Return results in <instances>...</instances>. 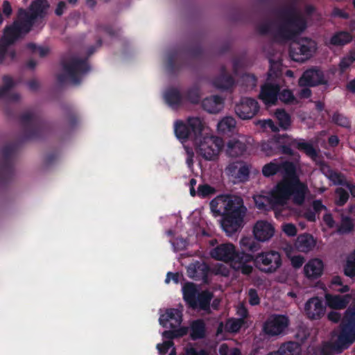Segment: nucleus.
Returning a JSON list of instances; mask_svg holds the SVG:
<instances>
[{
  "mask_svg": "<svg viewBox=\"0 0 355 355\" xmlns=\"http://www.w3.org/2000/svg\"><path fill=\"white\" fill-rule=\"evenodd\" d=\"M259 109L258 102L251 98H242L235 105V112L241 119L246 120L254 117Z\"/></svg>",
  "mask_w": 355,
  "mask_h": 355,
  "instance_id": "15",
  "label": "nucleus"
},
{
  "mask_svg": "<svg viewBox=\"0 0 355 355\" xmlns=\"http://www.w3.org/2000/svg\"><path fill=\"white\" fill-rule=\"evenodd\" d=\"M242 82L247 89H252L257 85V79L254 75L245 74L242 76Z\"/></svg>",
  "mask_w": 355,
  "mask_h": 355,
  "instance_id": "45",
  "label": "nucleus"
},
{
  "mask_svg": "<svg viewBox=\"0 0 355 355\" xmlns=\"http://www.w3.org/2000/svg\"><path fill=\"white\" fill-rule=\"evenodd\" d=\"M223 99L218 96H211L205 98L202 102V108L212 114L219 112L223 108Z\"/></svg>",
  "mask_w": 355,
  "mask_h": 355,
  "instance_id": "25",
  "label": "nucleus"
},
{
  "mask_svg": "<svg viewBox=\"0 0 355 355\" xmlns=\"http://www.w3.org/2000/svg\"><path fill=\"white\" fill-rule=\"evenodd\" d=\"M228 204L226 216L222 220L221 225L224 231L231 235L242 227L246 208L242 198L238 196H228Z\"/></svg>",
  "mask_w": 355,
  "mask_h": 355,
  "instance_id": "4",
  "label": "nucleus"
},
{
  "mask_svg": "<svg viewBox=\"0 0 355 355\" xmlns=\"http://www.w3.org/2000/svg\"><path fill=\"white\" fill-rule=\"evenodd\" d=\"M27 24L24 19L19 18L4 28L0 39V64L5 60L7 48L28 33L26 31Z\"/></svg>",
  "mask_w": 355,
  "mask_h": 355,
  "instance_id": "5",
  "label": "nucleus"
},
{
  "mask_svg": "<svg viewBox=\"0 0 355 355\" xmlns=\"http://www.w3.org/2000/svg\"><path fill=\"white\" fill-rule=\"evenodd\" d=\"M297 182L296 180L291 182L286 180H280L270 191L262 192L254 197L257 207L267 209L269 207L275 209L286 205L291 199L294 204L302 205L308 189L306 185Z\"/></svg>",
  "mask_w": 355,
  "mask_h": 355,
  "instance_id": "1",
  "label": "nucleus"
},
{
  "mask_svg": "<svg viewBox=\"0 0 355 355\" xmlns=\"http://www.w3.org/2000/svg\"><path fill=\"white\" fill-rule=\"evenodd\" d=\"M187 98L192 103H196L200 99V92L198 89H192L187 93Z\"/></svg>",
  "mask_w": 355,
  "mask_h": 355,
  "instance_id": "54",
  "label": "nucleus"
},
{
  "mask_svg": "<svg viewBox=\"0 0 355 355\" xmlns=\"http://www.w3.org/2000/svg\"><path fill=\"white\" fill-rule=\"evenodd\" d=\"M218 352L220 355H242L241 351L238 348H229L225 343L222 344L219 347Z\"/></svg>",
  "mask_w": 355,
  "mask_h": 355,
  "instance_id": "43",
  "label": "nucleus"
},
{
  "mask_svg": "<svg viewBox=\"0 0 355 355\" xmlns=\"http://www.w3.org/2000/svg\"><path fill=\"white\" fill-rule=\"evenodd\" d=\"M252 139L250 137L244 135L232 137L225 145V153L232 157L241 156L252 146Z\"/></svg>",
  "mask_w": 355,
  "mask_h": 355,
  "instance_id": "13",
  "label": "nucleus"
},
{
  "mask_svg": "<svg viewBox=\"0 0 355 355\" xmlns=\"http://www.w3.org/2000/svg\"><path fill=\"white\" fill-rule=\"evenodd\" d=\"M275 227L266 220H258L253 227V235L260 242L269 241L275 234Z\"/></svg>",
  "mask_w": 355,
  "mask_h": 355,
  "instance_id": "16",
  "label": "nucleus"
},
{
  "mask_svg": "<svg viewBox=\"0 0 355 355\" xmlns=\"http://www.w3.org/2000/svg\"><path fill=\"white\" fill-rule=\"evenodd\" d=\"M336 203L339 206H342L345 204L349 198L348 193L342 188H338L336 190Z\"/></svg>",
  "mask_w": 355,
  "mask_h": 355,
  "instance_id": "42",
  "label": "nucleus"
},
{
  "mask_svg": "<svg viewBox=\"0 0 355 355\" xmlns=\"http://www.w3.org/2000/svg\"><path fill=\"white\" fill-rule=\"evenodd\" d=\"M175 133L177 137L180 139L186 140L191 134L190 128L187 122L184 123L182 121H177L174 125Z\"/></svg>",
  "mask_w": 355,
  "mask_h": 355,
  "instance_id": "33",
  "label": "nucleus"
},
{
  "mask_svg": "<svg viewBox=\"0 0 355 355\" xmlns=\"http://www.w3.org/2000/svg\"><path fill=\"white\" fill-rule=\"evenodd\" d=\"M234 83L232 78L226 74L223 73L219 77L216 78L214 81V85L222 89L230 88Z\"/></svg>",
  "mask_w": 355,
  "mask_h": 355,
  "instance_id": "34",
  "label": "nucleus"
},
{
  "mask_svg": "<svg viewBox=\"0 0 355 355\" xmlns=\"http://www.w3.org/2000/svg\"><path fill=\"white\" fill-rule=\"evenodd\" d=\"M187 123L191 132L195 137H198L207 128V123L203 118L199 116H191L187 119Z\"/></svg>",
  "mask_w": 355,
  "mask_h": 355,
  "instance_id": "27",
  "label": "nucleus"
},
{
  "mask_svg": "<svg viewBox=\"0 0 355 355\" xmlns=\"http://www.w3.org/2000/svg\"><path fill=\"white\" fill-rule=\"evenodd\" d=\"M224 146L223 141L216 136H206L196 141V151L205 160L215 161Z\"/></svg>",
  "mask_w": 355,
  "mask_h": 355,
  "instance_id": "8",
  "label": "nucleus"
},
{
  "mask_svg": "<svg viewBox=\"0 0 355 355\" xmlns=\"http://www.w3.org/2000/svg\"><path fill=\"white\" fill-rule=\"evenodd\" d=\"M173 343L172 341L168 340L164 342L162 344L157 345V347L159 352V354L164 355L168 352L169 348L173 347Z\"/></svg>",
  "mask_w": 355,
  "mask_h": 355,
  "instance_id": "56",
  "label": "nucleus"
},
{
  "mask_svg": "<svg viewBox=\"0 0 355 355\" xmlns=\"http://www.w3.org/2000/svg\"><path fill=\"white\" fill-rule=\"evenodd\" d=\"M327 318L329 320H330L334 323H338V322L342 321L341 314L335 311H330L327 314Z\"/></svg>",
  "mask_w": 355,
  "mask_h": 355,
  "instance_id": "61",
  "label": "nucleus"
},
{
  "mask_svg": "<svg viewBox=\"0 0 355 355\" xmlns=\"http://www.w3.org/2000/svg\"><path fill=\"white\" fill-rule=\"evenodd\" d=\"M289 319L284 315H272L264 322L263 332L269 336H279L288 327Z\"/></svg>",
  "mask_w": 355,
  "mask_h": 355,
  "instance_id": "14",
  "label": "nucleus"
},
{
  "mask_svg": "<svg viewBox=\"0 0 355 355\" xmlns=\"http://www.w3.org/2000/svg\"><path fill=\"white\" fill-rule=\"evenodd\" d=\"M209 268L205 263L193 264L188 267V275L196 280H202L205 283H207V274Z\"/></svg>",
  "mask_w": 355,
  "mask_h": 355,
  "instance_id": "24",
  "label": "nucleus"
},
{
  "mask_svg": "<svg viewBox=\"0 0 355 355\" xmlns=\"http://www.w3.org/2000/svg\"><path fill=\"white\" fill-rule=\"evenodd\" d=\"M340 332L331 345V351L340 352L355 341V305L349 307L340 324Z\"/></svg>",
  "mask_w": 355,
  "mask_h": 355,
  "instance_id": "3",
  "label": "nucleus"
},
{
  "mask_svg": "<svg viewBox=\"0 0 355 355\" xmlns=\"http://www.w3.org/2000/svg\"><path fill=\"white\" fill-rule=\"evenodd\" d=\"M306 28V23L301 17L288 21L280 30V33L286 39L302 32Z\"/></svg>",
  "mask_w": 355,
  "mask_h": 355,
  "instance_id": "18",
  "label": "nucleus"
},
{
  "mask_svg": "<svg viewBox=\"0 0 355 355\" xmlns=\"http://www.w3.org/2000/svg\"><path fill=\"white\" fill-rule=\"evenodd\" d=\"M241 247L244 250L254 252L260 249L259 245L250 237H243L240 241Z\"/></svg>",
  "mask_w": 355,
  "mask_h": 355,
  "instance_id": "37",
  "label": "nucleus"
},
{
  "mask_svg": "<svg viewBox=\"0 0 355 355\" xmlns=\"http://www.w3.org/2000/svg\"><path fill=\"white\" fill-rule=\"evenodd\" d=\"M278 351L282 355H301L300 345L295 342H288L279 348Z\"/></svg>",
  "mask_w": 355,
  "mask_h": 355,
  "instance_id": "32",
  "label": "nucleus"
},
{
  "mask_svg": "<svg viewBox=\"0 0 355 355\" xmlns=\"http://www.w3.org/2000/svg\"><path fill=\"white\" fill-rule=\"evenodd\" d=\"M279 172H282L283 173V178L282 180H286L287 182H291L294 180H296L299 184L305 185L304 183L300 182L299 178L296 175V168L292 162H271L265 164L262 168V173L265 177L274 175Z\"/></svg>",
  "mask_w": 355,
  "mask_h": 355,
  "instance_id": "10",
  "label": "nucleus"
},
{
  "mask_svg": "<svg viewBox=\"0 0 355 355\" xmlns=\"http://www.w3.org/2000/svg\"><path fill=\"white\" fill-rule=\"evenodd\" d=\"M215 191L214 189L207 184L200 185L198 187V194L202 196H206L209 194L214 193Z\"/></svg>",
  "mask_w": 355,
  "mask_h": 355,
  "instance_id": "55",
  "label": "nucleus"
},
{
  "mask_svg": "<svg viewBox=\"0 0 355 355\" xmlns=\"http://www.w3.org/2000/svg\"><path fill=\"white\" fill-rule=\"evenodd\" d=\"M244 322L243 319H231L228 320L225 324V329L230 332H237Z\"/></svg>",
  "mask_w": 355,
  "mask_h": 355,
  "instance_id": "40",
  "label": "nucleus"
},
{
  "mask_svg": "<svg viewBox=\"0 0 355 355\" xmlns=\"http://www.w3.org/2000/svg\"><path fill=\"white\" fill-rule=\"evenodd\" d=\"M240 164L241 163L238 162L230 164L225 169L227 173L232 176L236 175V171L237 169L239 170V166Z\"/></svg>",
  "mask_w": 355,
  "mask_h": 355,
  "instance_id": "59",
  "label": "nucleus"
},
{
  "mask_svg": "<svg viewBox=\"0 0 355 355\" xmlns=\"http://www.w3.org/2000/svg\"><path fill=\"white\" fill-rule=\"evenodd\" d=\"M209 254L215 260L225 263L231 261L232 268L244 275L252 272L253 268L247 261L238 257V252L231 243H220L210 250Z\"/></svg>",
  "mask_w": 355,
  "mask_h": 355,
  "instance_id": "2",
  "label": "nucleus"
},
{
  "mask_svg": "<svg viewBox=\"0 0 355 355\" xmlns=\"http://www.w3.org/2000/svg\"><path fill=\"white\" fill-rule=\"evenodd\" d=\"M295 245L298 250L306 252L315 246V241L310 235H301L297 237Z\"/></svg>",
  "mask_w": 355,
  "mask_h": 355,
  "instance_id": "28",
  "label": "nucleus"
},
{
  "mask_svg": "<svg viewBox=\"0 0 355 355\" xmlns=\"http://www.w3.org/2000/svg\"><path fill=\"white\" fill-rule=\"evenodd\" d=\"M27 48L34 53H38L40 57H45L50 52V49L48 46H37L33 43L28 44Z\"/></svg>",
  "mask_w": 355,
  "mask_h": 355,
  "instance_id": "44",
  "label": "nucleus"
},
{
  "mask_svg": "<svg viewBox=\"0 0 355 355\" xmlns=\"http://www.w3.org/2000/svg\"><path fill=\"white\" fill-rule=\"evenodd\" d=\"M293 145L300 150L304 152L306 155L313 159H315L318 157V152L311 142L305 141H294Z\"/></svg>",
  "mask_w": 355,
  "mask_h": 355,
  "instance_id": "30",
  "label": "nucleus"
},
{
  "mask_svg": "<svg viewBox=\"0 0 355 355\" xmlns=\"http://www.w3.org/2000/svg\"><path fill=\"white\" fill-rule=\"evenodd\" d=\"M344 274L351 278L355 277V250L347 257Z\"/></svg>",
  "mask_w": 355,
  "mask_h": 355,
  "instance_id": "35",
  "label": "nucleus"
},
{
  "mask_svg": "<svg viewBox=\"0 0 355 355\" xmlns=\"http://www.w3.org/2000/svg\"><path fill=\"white\" fill-rule=\"evenodd\" d=\"M353 58L350 53L349 55L343 58L340 62V67L343 71H344L348 68L353 63Z\"/></svg>",
  "mask_w": 355,
  "mask_h": 355,
  "instance_id": "57",
  "label": "nucleus"
},
{
  "mask_svg": "<svg viewBox=\"0 0 355 355\" xmlns=\"http://www.w3.org/2000/svg\"><path fill=\"white\" fill-rule=\"evenodd\" d=\"M184 299L193 309L209 311L213 294L209 291L199 293L193 283L186 284L182 288Z\"/></svg>",
  "mask_w": 355,
  "mask_h": 355,
  "instance_id": "6",
  "label": "nucleus"
},
{
  "mask_svg": "<svg viewBox=\"0 0 355 355\" xmlns=\"http://www.w3.org/2000/svg\"><path fill=\"white\" fill-rule=\"evenodd\" d=\"M2 12L7 17H9L12 12V9L9 1H4L2 3Z\"/></svg>",
  "mask_w": 355,
  "mask_h": 355,
  "instance_id": "62",
  "label": "nucleus"
},
{
  "mask_svg": "<svg viewBox=\"0 0 355 355\" xmlns=\"http://www.w3.org/2000/svg\"><path fill=\"white\" fill-rule=\"evenodd\" d=\"M329 178L331 180H332L334 182V184H345V180H344L343 177L338 173L331 172L329 175Z\"/></svg>",
  "mask_w": 355,
  "mask_h": 355,
  "instance_id": "58",
  "label": "nucleus"
},
{
  "mask_svg": "<svg viewBox=\"0 0 355 355\" xmlns=\"http://www.w3.org/2000/svg\"><path fill=\"white\" fill-rule=\"evenodd\" d=\"M275 114L282 127L287 128L289 126L291 123L290 116L284 110H277Z\"/></svg>",
  "mask_w": 355,
  "mask_h": 355,
  "instance_id": "38",
  "label": "nucleus"
},
{
  "mask_svg": "<svg viewBox=\"0 0 355 355\" xmlns=\"http://www.w3.org/2000/svg\"><path fill=\"white\" fill-rule=\"evenodd\" d=\"M304 311L309 318L316 320L324 314L325 308L319 298L313 297L306 302Z\"/></svg>",
  "mask_w": 355,
  "mask_h": 355,
  "instance_id": "19",
  "label": "nucleus"
},
{
  "mask_svg": "<svg viewBox=\"0 0 355 355\" xmlns=\"http://www.w3.org/2000/svg\"><path fill=\"white\" fill-rule=\"evenodd\" d=\"M160 324L166 328L178 327L182 322V313L176 309H167L159 318Z\"/></svg>",
  "mask_w": 355,
  "mask_h": 355,
  "instance_id": "20",
  "label": "nucleus"
},
{
  "mask_svg": "<svg viewBox=\"0 0 355 355\" xmlns=\"http://www.w3.org/2000/svg\"><path fill=\"white\" fill-rule=\"evenodd\" d=\"M256 266L267 273L275 272L282 265L280 254L275 250L258 254L254 259Z\"/></svg>",
  "mask_w": 355,
  "mask_h": 355,
  "instance_id": "12",
  "label": "nucleus"
},
{
  "mask_svg": "<svg viewBox=\"0 0 355 355\" xmlns=\"http://www.w3.org/2000/svg\"><path fill=\"white\" fill-rule=\"evenodd\" d=\"M352 40V36L347 32L340 31L331 36L329 44L334 46H343Z\"/></svg>",
  "mask_w": 355,
  "mask_h": 355,
  "instance_id": "31",
  "label": "nucleus"
},
{
  "mask_svg": "<svg viewBox=\"0 0 355 355\" xmlns=\"http://www.w3.org/2000/svg\"><path fill=\"white\" fill-rule=\"evenodd\" d=\"M316 49V43L313 40L301 38L291 44L290 55L293 60L302 62L312 57Z\"/></svg>",
  "mask_w": 355,
  "mask_h": 355,
  "instance_id": "11",
  "label": "nucleus"
},
{
  "mask_svg": "<svg viewBox=\"0 0 355 355\" xmlns=\"http://www.w3.org/2000/svg\"><path fill=\"white\" fill-rule=\"evenodd\" d=\"M333 121L336 124H338L340 126L345 127V128L349 127V122L347 120V119L340 114H334Z\"/></svg>",
  "mask_w": 355,
  "mask_h": 355,
  "instance_id": "50",
  "label": "nucleus"
},
{
  "mask_svg": "<svg viewBox=\"0 0 355 355\" xmlns=\"http://www.w3.org/2000/svg\"><path fill=\"white\" fill-rule=\"evenodd\" d=\"M279 98L280 101L284 103L293 104L296 103L294 95L289 89H284L279 94Z\"/></svg>",
  "mask_w": 355,
  "mask_h": 355,
  "instance_id": "41",
  "label": "nucleus"
},
{
  "mask_svg": "<svg viewBox=\"0 0 355 355\" xmlns=\"http://www.w3.org/2000/svg\"><path fill=\"white\" fill-rule=\"evenodd\" d=\"M351 295L347 294L345 295L326 294L325 300L327 305L333 309H344L349 304L351 300Z\"/></svg>",
  "mask_w": 355,
  "mask_h": 355,
  "instance_id": "22",
  "label": "nucleus"
},
{
  "mask_svg": "<svg viewBox=\"0 0 355 355\" xmlns=\"http://www.w3.org/2000/svg\"><path fill=\"white\" fill-rule=\"evenodd\" d=\"M66 8H67V5H66L65 2L60 1L57 5V8L55 10V13L58 16H61L63 14Z\"/></svg>",
  "mask_w": 355,
  "mask_h": 355,
  "instance_id": "64",
  "label": "nucleus"
},
{
  "mask_svg": "<svg viewBox=\"0 0 355 355\" xmlns=\"http://www.w3.org/2000/svg\"><path fill=\"white\" fill-rule=\"evenodd\" d=\"M49 8V4L46 0H35L30 5L28 10L19 9L18 18L24 19L28 24L26 32H30L35 22L46 15Z\"/></svg>",
  "mask_w": 355,
  "mask_h": 355,
  "instance_id": "9",
  "label": "nucleus"
},
{
  "mask_svg": "<svg viewBox=\"0 0 355 355\" xmlns=\"http://www.w3.org/2000/svg\"><path fill=\"white\" fill-rule=\"evenodd\" d=\"M187 333V328H180L179 329L173 330V331H165L163 333V336L166 338L172 339L174 338L184 336Z\"/></svg>",
  "mask_w": 355,
  "mask_h": 355,
  "instance_id": "46",
  "label": "nucleus"
},
{
  "mask_svg": "<svg viewBox=\"0 0 355 355\" xmlns=\"http://www.w3.org/2000/svg\"><path fill=\"white\" fill-rule=\"evenodd\" d=\"M257 124L263 129L268 128L273 132L278 130V128L275 125L274 122L271 119L259 121Z\"/></svg>",
  "mask_w": 355,
  "mask_h": 355,
  "instance_id": "51",
  "label": "nucleus"
},
{
  "mask_svg": "<svg viewBox=\"0 0 355 355\" xmlns=\"http://www.w3.org/2000/svg\"><path fill=\"white\" fill-rule=\"evenodd\" d=\"M228 205V196H218L210 202L211 211L217 216H226Z\"/></svg>",
  "mask_w": 355,
  "mask_h": 355,
  "instance_id": "26",
  "label": "nucleus"
},
{
  "mask_svg": "<svg viewBox=\"0 0 355 355\" xmlns=\"http://www.w3.org/2000/svg\"><path fill=\"white\" fill-rule=\"evenodd\" d=\"M3 81V85L1 88H0V97L4 96L8 89L13 87L15 85L12 78L9 76H4Z\"/></svg>",
  "mask_w": 355,
  "mask_h": 355,
  "instance_id": "47",
  "label": "nucleus"
},
{
  "mask_svg": "<svg viewBox=\"0 0 355 355\" xmlns=\"http://www.w3.org/2000/svg\"><path fill=\"white\" fill-rule=\"evenodd\" d=\"M249 302L251 305H257L260 302L259 297L255 289L250 288L248 291Z\"/></svg>",
  "mask_w": 355,
  "mask_h": 355,
  "instance_id": "52",
  "label": "nucleus"
},
{
  "mask_svg": "<svg viewBox=\"0 0 355 355\" xmlns=\"http://www.w3.org/2000/svg\"><path fill=\"white\" fill-rule=\"evenodd\" d=\"M298 83L301 87L315 86L324 84L326 81L322 71L318 68H311L304 72Z\"/></svg>",
  "mask_w": 355,
  "mask_h": 355,
  "instance_id": "17",
  "label": "nucleus"
},
{
  "mask_svg": "<svg viewBox=\"0 0 355 355\" xmlns=\"http://www.w3.org/2000/svg\"><path fill=\"white\" fill-rule=\"evenodd\" d=\"M63 69L64 74L59 76V81L63 83L65 79H69L73 84H77L79 78L89 70L86 61L76 56L65 58L63 61Z\"/></svg>",
  "mask_w": 355,
  "mask_h": 355,
  "instance_id": "7",
  "label": "nucleus"
},
{
  "mask_svg": "<svg viewBox=\"0 0 355 355\" xmlns=\"http://www.w3.org/2000/svg\"><path fill=\"white\" fill-rule=\"evenodd\" d=\"M236 122L232 116H225L217 124V130L220 133L231 132L236 128Z\"/></svg>",
  "mask_w": 355,
  "mask_h": 355,
  "instance_id": "29",
  "label": "nucleus"
},
{
  "mask_svg": "<svg viewBox=\"0 0 355 355\" xmlns=\"http://www.w3.org/2000/svg\"><path fill=\"white\" fill-rule=\"evenodd\" d=\"M323 268V262L320 259H313L305 264L304 272L307 278L315 279L322 274Z\"/></svg>",
  "mask_w": 355,
  "mask_h": 355,
  "instance_id": "23",
  "label": "nucleus"
},
{
  "mask_svg": "<svg viewBox=\"0 0 355 355\" xmlns=\"http://www.w3.org/2000/svg\"><path fill=\"white\" fill-rule=\"evenodd\" d=\"M205 336V325L200 320L195 321L191 324V336L193 339L201 338Z\"/></svg>",
  "mask_w": 355,
  "mask_h": 355,
  "instance_id": "36",
  "label": "nucleus"
},
{
  "mask_svg": "<svg viewBox=\"0 0 355 355\" xmlns=\"http://www.w3.org/2000/svg\"><path fill=\"white\" fill-rule=\"evenodd\" d=\"M184 149L187 154V163L189 167H191L193 164L194 152L191 148L184 146Z\"/></svg>",
  "mask_w": 355,
  "mask_h": 355,
  "instance_id": "60",
  "label": "nucleus"
},
{
  "mask_svg": "<svg viewBox=\"0 0 355 355\" xmlns=\"http://www.w3.org/2000/svg\"><path fill=\"white\" fill-rule=\"evenodd\" d=\"M304 258L301 256H294L291 258V263L294 268H298L304 263Z\"/></svg>",
  "mask_w": 355,
  "mask_h": 355,
  "instance_id": "63",
  "label": "nucleus"
},
{
  "mask_svg": "<svg viewBox=\"0 0 355 355\" xmlns=\"http://www.w3.org/2000/svg\"><path fill=\"white\" fill-rule=\"evenodd\" d=\"M279 92L278 84L266 83L261 89L259 98L266 105H274L277 101V94Z\"/></svg>",
  "mask_w": 355,
  "mask_h": 355,
  "instance_id": "21",
  "label": "nucleus"
},
{
  "mask_svg": "<svg viewBox=\"0 0 355 355\" xmlns=\"http://www.w3.org/2000/svg\"><path fill=\"white\" fill-rule=\"evenodd\" d=\"M354 228V223L352 220L345 216H342L340 225L338 228V232L340 233H348Z\"/></svg>",
  "mask_w": 355,
  "mask_h": 355,
  "instance_id": "39",
  "label": "nucleus"
},
{
  "mask_svg": "<svg viewBox=\"0 0 355 355\" xmlns=\"http://www.w3.org/2000/svg\"><path fill=\"white\" fill-rule=\"evenodd\" d=\"M282 230L286 235L289 236H293L297 234L296 227L291 223H286L283 225Z\"/></svg>",
  "mask_w": 355,
  "mask_h": 355,
  "instance_id": "53",
  "label": "nucleus"
},
{
  "mask_svg": "<svg viewBox=\"0 0 355 355\" xmlns=\"http://www.w3.org/2000/svg\"><path fill=\"white\" fill-rule=\"evenodd\" d=\"M249 175V168L248 166L244 164H240L239 166L238 173H236V177L239 178L240 180H245L247 179Z\"/></svg>",
  "mask_w": 355,
  "mask_h": 355,
  "instance_id": "49",
  "label": "nucleus"
},
{
  "mask_svg": "<svg viewBox=\"0 0 355 355\" xmlns=\"http://www.w3.org/2000/svg\"><path fill=\"white\" fill-rule=\"evenodd\" d=\"M309 336V330L308 328L304 326H300L297 329L295 337L299 340L304 342L307 339Z\"/></svg>",
  "mask_w": 355,
  "mask_h": 355,
  "instance_id": "48",
  "label": "nucleus"
}]
</instances>
